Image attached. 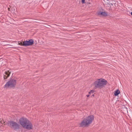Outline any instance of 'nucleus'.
Segmentation results:
<instances>
[{
    "label": "nucleus",
    "instance_id": "obj_14",
    "mask_svg": "<svg viewBox=\"0 0 132 132\" xmlns=\"http://www.w3.org/2000/svg\"><path fill=\"white\" fill-rule=\"evenodd\" d=\"M90 92L91 93H93L94 92V91L93 90H92L90 91Z\"/></svg>",
    "mask_w": 132,
    "mask_h": 132
},
{
    "label": "nucleus",
    "instance_id": "obj_10",
    "mask_svg": "<svg viewBox=\"0 0 132 132\" xmlns=\"http://www.w3.org/2000/svg\"><path fill=\"white\" fill-rule=\"evenodd\" d=\"M101 15H102L105 16H106L107 15V13L104 12H102L101 13Z\"/></svg>",
    "mask_w": 132,
    "mask_h": 132
},
{
    "label": "nucleus",
    "instance_id": "obj_11",
    "mask_svg": "<svg viewBox=\"0 0 132 132\" xmlns=\"http://www.w3.org/2000/svg\"><path fill=\"white\" fill-rule=\"evenodd\" d=\"M18 44L19 45H21L22 46H23V43H22V42H18Z\"/></svg>",
    "mask_w": 132,
    "mask_h": 132
},
{
    "label": "nucleus",
    "instance_id": "obj_15",
    "mask_svg": "<svg viewBox=\"0 0 132 132\" xmlns=\"http://www.w3.org/2000/svg\"><path fill=\"white\" fill-rule=\"evenodd\" d=\"M3 123H4V122L3 121V122H2V121H0V123H1L2 124H3Z\"/></svg>",
    "mask_w": 132,
    "mask_h": 132
},
{
    "label": "nucleus",
    "instance_id": "obj_17",
    "mask_svg": "<svg viewBox=\"0 0 132 132\" xmlns=\"http://www.w3.org/2000/svg\"><path fill=\"white\" fill-rule=\"evenodd\" d=\"M131 14L132 16V12H131L130 13Z\"/></svg>",
    "mask_w": 132,
    "mask_h": 132
},
{
    "label": "nucleus",
    "instance_id": "obj_2",
    "mask_svg": "<svg viewBox=\"0 0 132 132\" xmlns=\"http://www.w3.org/2000/svg\"><path fill=\"white\" fill-rule=\"evenodd\" d=\"M94 119V116L91 115L85 118L80 123V125L82 127L85 126L90 124L92 122Z\"/></svg>",
    "mask_w": 132,
    "mask_h": 132
},
{
    "label": "nucleus",
    "instance_id": "obj_3",
    "mask_svg": "<svg viewBox=\"0 0 132 132\" xmlns=\"http://www.w3.org/2000/svg\"><path fill=\"white\" fill-rule=\"evenodd\" d=\"M16 83V80L14 79H11L8 81L4 86L5 88H11L15 87Z\"/></svg>",
    "mask_w": 132,
    "mask_h": 132
},
{
    "label": "nucleus",
    "instance_id": "obj_7",
    "mask_svg": "<svg viewBox=\"0 0 132 132\" xmlns=\"http://www.w3.org/2000/svg\"><path fill=\"white\" fill-rule=\"evenodd\" d=\"M28 120L26 118L23 117L21 118L19 120L20 123L22 126L24 123Z\"/></svg>",
    "mask_w": 132,
    "mask_h": 132
},
{
    "label": "nucleus",
    "instance_id": "obj_5",
    "mask_svg": "<svg viewBox=\"0 0 132 132\" xmlns=\"http://www.w3.org/2000/svg\"><path fill=\"white\" fill-rule=\"evenodd\" d=\"M8 125L11 128L14 130L19 129V126L17 123L13 121H9Z\"/></svg>",
    "mask_w": 132,
    "mask_h": 132
},
{
    "label": "nucleus",
    "instance_id": "obj_12",
    "mask_svg": "<svg viewBox=\"0 0 132 132\" xmlns=\"http://www.w3.org/2000/svg\"><path fill=\"white\" fill-rule=\"evenodd\" d=\"M101 12H98L97 13V14L99 15H101Z\"/></svg>",
    "mask_w": 132,
    "mask_h": 132
},
{
    "label": "nucleus",
    "instance_id": "obj_13",
    "mask_svg": "<svg viewBox=\"0 0 132 132\" xmlns=\"http://www.w3.org/2000/svg\"><path fill=\"white\" fill-rule=\"evenodd\" d=\"M85 0H81V2L82 3L84 4L85 3Z\"/></svg>",
    "mask_w": 132,
    "mask_h": 132
},
{
    "label": "nucleus",
    "instance_id": "obj_9",
    "mask_svg": "<svg viewBox=\"0 0 132 132\" xmlns=\"http://www.w3.org/2000/svg\"><path fill=\"white\" fill-rule=\"evenodd\" d=\"M120 93V91L117 89L114 92V95L115 96H117Z\"/></svg>",
    "mask_w": 132,
    "mask_h": 132
},
{
    "label": "nucleus",
    "instance_id": "obj_6",
    "mask_svg": "<svg viewBox=\"0 0 132 132\" xmlns=\"http://www.w3.org/2000/svg\"><path fill=\"white\" fill-rule=\"evenodd\" d=\"M34 43V40L32 39L29 40H26L23 42V45L25 47L32 45Z\"/></svg>",
    "mask_w": 132,
    "mask_h": 132
},
{
    "label": "nucleus",
    "instance_id": "obj_16",
    "mask_svg": "<svg viewBox=\"0 0 132 132\" xmlns=\"http://www.w3.org/2000/svg\"><path fill=\"white\" fill-rule=\"evenodd\" d=\"M89 96V95H86V96L87 97H88Z\"/></svg>",
    "mask_w": 132,
    "mask_h": 132
},
{
    "label": "nucleus",
    "instance_id": "obj_18",
    "mask_svg": "<svg viewBox=\"0 0 132 132\" xmlns=\"http://www.w3.org/2000/svg\"><path fill=\"white\" fill-rule=\"evenodd\" d=\"M91 93V92H90H90H89V94H90V93Z\"/></svg>",
    "mask_w": 132,
    "mask_h": 132
},
{
    "label": "nucleus",
    "instance_id": "obj_1",
    "mask_svg": "<svg viewBox=\"0 0 132 132\" xmlns=\"http://www.w3.org/2000/svg\"><path fill=\"white\" fill-rule=\"evenodd\" d=\"M107 82L104 79H100L94 82V85L96 88L101 89L106 85Z\"/></svg>",
    "mask_w": 132,
    "mask_h": 132
},
{
    "label": "nucleus",
    "instance_id": "obj_8",
    "mask_svg": "<svg viewBox=\"0 0 132 132\" xmlns=\"http://www.w3.org/2000/svg\"><path fill=\"white\" fill-rule=\"evenodd\" d=\"M11 73L10 70H8L5 71L4 74V79H6L9 77Z\"/></svg>",
    "mask_w": 132,
    "mask_h": 132
},
{
    "label": "nucleus",
    "instance_id": "obj_4",
    "mask_svg": "<svg viewBox=\"0 0 132 132\" xmlns=\"http://www.w3.org/2000/svg\"><path fill=\"white\" fill-rule=\"evenodd\" d=\"M22 127L24 129L28 130H31L33 128V126L31 122L29 120L24 123Z\"/></svg>",
    "mask_w": 132,
    "mask_h": 132
}]
</instances>
